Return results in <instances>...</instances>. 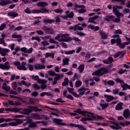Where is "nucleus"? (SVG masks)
<instances>
[{
  "instance_id": "64",
  "label": "nucleus",
  "mask_w": 130,
  "mask_h": 130,
  "mask_svg": "<svg viewBox=\"0 0 130 130\" xmlns=\"http://www.w3.org/2000/svg\"><path fill=\"white\" fill-rule=\"evenodd\" d=\"M76 34L79 35V36H85V34L84 32L77 31Z\"/></svg>"
},
{
  "instance_id": "15",
  "label": "nucleus",
  "mask_w": 130,
  "mask_h": 130,
  "mask_svg": "<svg viewBox=\"0 0 130 130\" xmlns=\"http://www.w3.org/2000/svg\"><path fill=\"white\" fill-rule=\"evenodd\" d=\"M49 12V10L46 9V8H41L40 10L36 9V10L32 11V12L34 14H39L40 13H42V14H45L46 13H48Z\"/></svg>"
},
{
  "instance_id": "56",
  "label": "nucleus",
  "mask_w": 130,
  "mask_h": 130,
  "mask_svg": "<svg viewBox=\"0 0 130 130\" xmlns=\"http://www.w3.org/2000/svg\"><path fill=\"white\" fill-rule=\"evenodd\" d=\"M54 12H55V13L59 14V13H62L63 12V10H62V9H55L54 10Z\"/></svg>"
},
{
  "instance_id": "5",
  "label": "nucleus",
  "mask_w": 130,
  "mask_h": 130,
  "mask_svg": "<svg viewBox=\"0 0 130 130\" xmlns=\"http://www.w3.org/2000/svg\"><path fill=\"white\" fill-rule=\"evenodd\" d=\"M107 73H108V69H107V68L103 67L93 72L92 75V76H99L100 77L101 76L105 75V74H107Z\"/></svg>"
},
{
  "instance_id": "3",
  "label": "nucleus",
  "mask_w": 130,
  "mask_h": 130,
  "mask_svg": "<svg viewBox=\"0 0 130 130\" xmlns=\"http://www.w3.org/2000/svg\"><path fill=\"white\" fill-rule=\"evenodd\" d=\"M69 36H70V35L68 34H59L55 37V40H57L59 42H68L69 41Z\"/></svg>"
},
{
  "instance_id": "47",
  "label": "nucleus",
  "mask_w": 130,
  "mask_h": 130,
  "mask_svg": "<svg viewBox=\"0 0 130 130\" xmlns=\"http://www.w3.org/2000/svg\"><path fill=\"white\" fill-rule=\"evenodd\" d=\"M11 98H16V99H20L22 102H25V101L24 100L20 97L15 96V95H9Z\"/></svg>"
},
{
  "instance_id": "41",
  "label": "nucleus",
  "mask_w": 130,
  "mask_h": 130,
  "mask_svg": "<svg viewBox=\"0 0 130 130\" xmlns=\"http://www.w3.org/2000/svg\"><path fill=\"white\" fill-rule=\"evenodd\" d=\"M47 73H48L49 76H52V77H54L55 76V75L56 74V73H55V72H54V71H53L52 70L48 71Z\"/></svg>"
},
{
  "instance_id": "20",
  "label": "nucleus",
  "mask_w": 130,
  "mask_h": 130,
  "mask_svg": "<svg viewBox=\"0 0 130 130\" xmlns=\"http://www.w3.org/2000/svg\"><path fill=\"white\" fill-rule=\"evenodd\" d=\"M104 97L107 102H110L111 101H112L113 99H114L113 96L110 95H107L105 94Z\"/></svg>"
},
{
  "instance_id": "31",
  "label": "nucleus",
  "mask_w": 130,
  "mask_h": 130,
  "mask_svg": "<svg viewBox=\"0 0 130 130\" xmlns=\"http://www.w3.org/2000/svg\"><path fill=\"white\" fill-rule=\"evenodd\" d=\"M122 105H123V104L121 102L118 103L115 107L116 110H121L122 109Z\"/></svg>"
},
{
  "instance_id": "12",
  "label": "nucleus",
  "mask_w": 130,
  "mask_h": 130,
  "mask_svg": "<svg viewBox=\"0 0 130 130\" xmlns=\"http://www.w3.org/2000/svg\"><path fill=\"white\" fill-rule=\"evenodd\" d=\"M54 77H55L54 78V81L52 82L53 86H54L55 84H57V81L62 78V77H63V75L56 73L55 76Z\"/></svg>"
},
{
  "instance_id": "7",
  "label": "nucleus",
  "mask_w": 130,
  "mask_h": 130,
  "mask_svg": "<svg viewBox=\"0 0 130 130\" xmlns=\"http://www.w3.org/2000/svg\"><path fill=\"white\" fill-rule=\"evenodd\" d=\"M74 8H73V10H75L79 14H83L86 12V9H85V6L84 5H78L77 4H74Z\"/></svg>"
},
{
  "instance_id": "39",
  "label": "nucleus",
  "mask_w": 130,
  "mask_h": 130,
  "mask_svg": "<svg viewBox=\"0 0 130 130\" xmlns=\"http://www.w3.org/2000/svg\"><path fill=\"white\" fill-rule=\"evenodd\" d=\"M12 119L11 118H7V119H5L4 118H0V123H2V122H4V121H12Z\"/></svg>"
},
{
  "instance_id": "30",
  "label": "nucleus",
  "mask_w": 130,
  "mask_h": 130,
  "mask_svg": "<svg viewBox=\"0 0 130 130\" xmlns=\"http://www.w3.org/2000/svg\"><path fill=\"white\" fill-rule=\"evenodd\" d=\"M38 7H41L43 8V7H47L48 6V3L47 2H39L37 3Z\"/></svg>"
},
{
  "instance_id": "18",
  "label": "nucleus",
  "mask_w": 130,
  "mask_h": 130,
  "mask_svg": "<svg viewBox=\"0 0 130 130\" xmlns=\"http://www.w3.org/2000/svg\"><path fill=\"white\" fill-rule=\"evenodd\" d=\"M8 52H10V50L9 49H2V48L0 47V54H1L2 56L7 55V53H8Z\"/></svg>"
},
{
  "instance_id": "61",
  "label": "nucleus",
  "mask_w": 130,
  "mask_h": 130,
  "mask_svg": "<svg viewBox=\"0 0 130 130\" xmlns=\"http://www.w3.org/2000/svg\"><path fill=\"white\" fill-rule=\"evenodd\" d=\"M33 118L35 119H41V116L40 115L36 114L33 117Z\"/></svg>"
},
{
  "instance_id": "51",
  "label": "nucleus",
  "mask_w": 130,
  "mask_h": 130,
  "mask_svg": "<svg viewBox=\"0 0 130 130\" xmlns=\"http://www.w3.org/2000/svg\"><path fill=\"white\" fill-rule=\"evenodd\" d=\"M49 42H50V43H53L54 44H58V42L54 41V40L52 38L49 39Z\"/></svg>"
},
{
  "instance_id": "29",
  "label": "nucleus",
  "mask_w": 130,
  "mask_h": 130,
  "mask_svg": "<svg viewBox=\"0 0 130 130\" xmlns=\"http://www.w3.org/2000/svg\"><path fill=\"white\" fill-rule=\"evenodd\" d=\"M78 72L80 74H82V72H84V70H85V65L84 64H80L78 68Z\"/></svg>"
},
{
  "instance_id": "40",
  "label": "nucleus",
  "mask_w": 130,
  "mask_h": 130,
  "mask_svg": "<svg viewBox=\"0 0 130 130\" xmlns=\"http://www.w3.org/2000/svg\"><path fill=\"white\" fill-rule=\"evenodd\" d=\"M75 52H76V50H71L70 51H65L64 54L68 55L73 54V53H75Z\"/></svg>"
},
{
  "instance_id": "53",
  "label": "nucleus",
  "mask_w": 130,
  "mask_h": 130,
  "mask_svg": "<svg viewBox=\"0 0 130 130\" xmlns=\"http://www.w3.org/2000/svg\"><path fill=\"white\" fill-rule=\"evenodd\" d=\"M7 24L6 23H3L0 25V31H3L5 28H6Z\"/></svg>"
},
{
  "instance_id": "23",
  "label": "nucleus",
  "mask_w": 130,
  "mask_h": 130,
  "mask_svg": "<svg viewBox=\"0 0 130 130\" xmlns=\"http://www.w3.org/2000/svg\"><path fill=\"white\" fill-rule=\"evenodd\" d=\"M110 127H111V128H112L113 129H121V126H119V124H118V123H117V124L110 125Z\"/></svg>"
},
{
  "instance_id": "16",
  "label": "nucleus",
  "mask_w": 130,
  "mask_h": 130,
  "mask_svg": "<svg viewBox=\"0 0 130 130\" xmlns=\"http://www.w3.org/2000/svg\"><path fill=\"white\" fill-rule=\"evenodd\" d=\"M0 69L2 70H10V63L6 62L4 64H0Z\"/></svg>"
},
{
  "instance_id": "36",
  "label": "nucleus",
  "mask_w": 130,
  "mask_h": 130,
  "mask_svg": "<svg viewBox=\"0 0 130 130\" xmlns=\"http://www.w3.org/2000/svg\"><path fill=\"white\" fill-rule=\"evenodd\" d=\"M100 34L101 36L102 37V38H103V39H107V35H106L103 31H102V30L100 31Z\"/></svg>"
},
{
  "instance_id": "45",
  "label": "nucleus",
  "mask_w": 130,
  "mask_h": 130,
  "mask_svg": "<svg viewBox=\"0 0 130 130\" xmlns=\"http://www.w3.org/2000/svg\"><path fill=\"white\" fill-rule=\"evenodd\" d=\"M82 85V82L80 80H77L75 83V86L77 88H79V87H81Z\"/></svg>"
},
{
  "instance_id": "6",
  "label": "nucleus",
  "mask_w": 130,
  "mask_h": 130,
  "mask_svg": "<svg viewBox=\"0 0 130 130\" xmlns=\"http://www.w3.org/2000/svg\"><path fill=\"white\" fill-rule=\"evenodd\" d=\"M13 64L17 67V69L19 71H27V63L26 62H22L21 64L19 61H15L13 62Z\"/></svg>"
},
{
  "instance_id": "55",
  "label": "nucleus",
  "mask_w": 130,
  "mask_h": 130,
  "mask_svg": "<svg viewBox=\"0 0 130 130\" xmlns=\"http://www.w3.org/2000/svg\"><path fill=\"white\" fill-rule=\"evenodd\" d=\"M30 78L31 79H32V80H36V81H38V80L40 79L39 77L37 75H36V76H30Z\"/></svg>"
},
{
  "instance_id": "44",
  "label": "nucleus",
  "mask_w": 130,
  "mask_h": 130,
  "mask_svg": "<svg viewBox=\"0 0 130 130\" xmlns=\"http://www.w3.org/2000/svg\"><path fill=\"white\" fill-rule=\"evenodd\" d=\"M111 2H118V3H121V5L123 6L125 5V0H111Z\"/></svg>"
},
{
  "instance_id": "11",
  "label": "nucleus",
  "mask_w": 130,
  "mask_h": 130,
  "mask_svg": "<svg viewBox=\"0 0 130 130\" xmlns=\"http://www.w3.org/2000/svg\"><path fill=\"white\" fill-rule=\"evenodd\" d=\"M80 25H81V24L78 23L77 25H75L73 26H70L69 27V30H74V31H78V30H79V31H83L84 28L82 26H80Z\"/></svg>"
},
{
  "instance_id": "42",
  "label": "nucleus",
  "mask_w": 130,
  "mask_h": 130,
  "mask_svg": "<svg viewBox=\"0 0 130 130\" xmlns=\"http://www.w3.org/2000/svg\"><path fill=\"white\" fill-rule=\"evenodd\" d=\"M69 85V78H65L64 82L62 83V86L64 87V86H67Z\"/></svg>"
},
{
  "instance_id": "35",
  "label": "nucleus",
  "mask_w": 130,
  "mask_h": 130,
  "mask_svg": "<svg viewBox=\"0 0 130 130\" xmlns=\"http://www.w3.org/2000/svg\"><path fill=\"white\" fill-rule=\"evenodd\" d=\"M44 22L45 23H48L49 24H51L52 23H54V22H55V20L47 18L44 19Z\"/></svg>"
},
{
  "instance_id": "28",
  "label": "nucleus",
  "mask_w": 130,
  "mask_h": 130,
  "mask_svg": "<svg viewBox=\"0 0 130 130\" xmlns=\"http://www.w3.org/2000/svg\"><path fill=\"white\" fill-rule=\"evenodd\" d=\"M12 38H17V41L18 42H20L22 40V36L21 35H18L16 34H13L12 35Z\"/></svg>"
},
{
  "instance_id": "19",
  "label": "nucleus",
  "mask_w": 130,
  "mask_h": 130,
  "mask_svg": "<svg viewBox=\"0 0 130 130\" xmlns=\"http://www.w3.org/2000/svg\"><path fill=\"white\" fill-rule=\"evenodd\" d=\"M10 4H12V1L10 0H2L0 2V6H7Z\"/></svg>"
},
{
  "instance_id": "22",
  "label": "nucleus",
  "mask_w": 130,
  "mask_h": 130,
  "mask_svg": "<svg viewBox=\"0 0 130 130\" xmlns=\"http://www.w3.org/2000/svg\"><path fill=\"white\" fill-rule=\"evenodd\" d=\"M70 61V59L68 57L63 58L62 59V64L63 67H66V66H69V62Z\"/></svg>"
},
{
  "instance_id": "21",
  "label": "nucleus",
  "mask_w": 130,
  "mask_h": 130,
  "mask_svg": "<svg viewBox=\"0 0 130 130\" xmlns=\"http://www.w3.org/2000/svg\"><path fill=\"white\" fill-rule=\"evenodd\" d=\"M123 116L125 118H130V112L129 109H126L124 111Z\"/></svg>"
},
{
  "instance_id": "8",
  "label": "nucleus",
  "mask_w": 130,
  "mask_h": 130,
  "mask_svg": "<svg viewBox=\"0 0 130 130\" xmlns=\"http://www.w3.org/2000/svg\"><path fill=\"white\" fill-rule=\"evenodd\" d=\"M122 9V6H115L113 7V13L117 16V17H123V14L119 12L118 10Z\"/></svg>"
},
{
  "instance_id": "10",
  "label": "nucleus",
  "mask_w": 130,
  "mask_h": 130,
  "mask_svg": "<svg viewBox=\"0 0 130 130\" xmlns=\"http://www.w3.org/2000/svg\"><path fill=\"white\" fill-rule=\"evenodd\" d=\"M23 122V120L21 119H15L14 121L10 122L8 123L9 126H17L19 124H21Z\"/></svg>"
},
{
  "instance_id": "26",
  "label": "nucleus",
  "mask_w": 130,
  "mask_h": 130,
  "mask_svg": "<svg viewBox=\"0 0 130 130\" xmlns=\"http://www.w3.org/2000/svg\"><path fill=\"white\" fill-rule=\"evenodd\" d=\"M119 55H121V56H123V55H124V51H120L118 52L114 55V58H117V57H118Z\"/></svg>"
},
{
  "instance_id": "50",
  "label": "nucleus",
  "mask_w": 130,
  "mask_h": 130,
  "mask_svg": "<svg viewBox=\"0 0 130 130\" xmlns=\"http://www.w3.org/2000/svg\"><path fill=\"white\" fill-rule=\"evenodd\" d=\"M108 85L110 86H114L115 85V83L112 80H109L107 81Z\"/></svg>"
},
{
  "instance_id": "58",
  "label": "nucleus",
  "mask_w": 130,
  "mask_h": 130,
  "mask_svg": "<svg viewBox=\"0 0 130 130\" xmlns=\"http://www.w3.org/2000/svg\"><path fill=\"white\" fill-rule=\"evenodd\" d=\"M28 102L30 103V104H32L33 103H35L36 102V100L32 99H29L28 100Z\"/></svg>"
},
{
  "instance_id": "46",
  "label": "nucleus",
  "mask_w": 130,
  "mask_h": 130,
  "mask_svg": "<svg viewBox=\"0 0 130 130\" xmlns=\"http://www.w3.org/2000/svg\"><path fill=\"white\" fill-rule=\"evenodd\" d=\"M109 120H110V122H111L112 124H117V122H115L114 118L112 117H109Z\"/></svg>"
},
{
  "instance_id": "24",
  "label": "nucleus",
  "mask_w": 130,
  "mask_h": 130,
  "mask_svg": "<svg viewBox=\"0 0 130 130\" xmlns=\"http://www.w3.org/2000/svg\"><path fill=\"white\" fill-rule=\"evenodd\" d=\"M88 27L89 28V29H91V30H93V31H98V30L100 29L99 26H95L92 24H89Z\"/></svg>"
},
{
  "instance_id": "9",
  "label": "nucleus",
  "mask_w": 130,
  "mask_h": 130,
  "mask_svg": "<svg viewBox=\"0 0 130 130\" xmlns=\"http://www.w3.org/2000/svg\"><path fill=\"white\" fill-rule=\"evenodd\" d=\"M42 110L39 109L35 107H31L29 109H24L22 110V113L23 114H29L30 112L32 111H42Z\"/></svg>"
},
{
  "instance_id": "32",
  "label": "nucleus",
  "mask_w": 130,
  "mask_h": 130,
  "mask_svg": "<svg viewBox=\"0 0 130 130\" xmlns=\"http://www.w3.org/2000/svg\"><path fill=\"white\" fill-rule=\"evenodd\" d=\"M2 89L7 92H9V91L11 90V87L10 86H8L6 83H4L2 86Z\"/></svg>"
},
{
  "instance_id": "34",
  "label": "nucleus",
  "mask_w": 130,
  "mask_h": 130,
  "mask_svg": "<svg viewBox=\"0 0 130 130\" xmlns=\"http://www.w3.org/2000/svg\"><path fill=\"white\" fill-rule=\"evenodd\" d=\"M45 57H51V58H54V54L53 53L47 52L45 54Z\"/></svg>"
},
{
  "instance_id": "52",
  "label": "nucleus",
  "mask_w": 130,
  "mask_h": 130,
  "mask_svg": "<svg viewBox=\"0 0 130 130\" xmlns=\"http://www.w3.org/2000/svg\"><path fill=\"white\" fill-rule=\"evenodd\" d=\"M32 87L36 90H40V89L41 88L40 86H39L38 84H35L32 85Z\"/></svg>"
},
{
  "instance_id": "13",
  "label": "nucleus",
  "mask_w": 130,
  "mask_h": 130,
  "mask_svg": "<svg viewBox=\"0 0 130 130\" xmlns=\"http://www.w3.org/2000/svg\"><path fill=\"white\" fill-rule=\"evenodd\" d=\"M43 30H44V32L47 34H49L50 35H52L54 34V30L49 27L48 26H43Z\"/></svg>"
},
{
  "instance_id": "33",
  "label": "nucleus",
  "mask_w": 130,
  "mask_h": 130,
  "mask_svg": "<svg viewBox=\"0 0 130 130\" xmlns=\"http://www.w3.org/2000/svg\"><path fill=\"white\" fill-rule=\"evenodd\" d=\"M87 91V89H86L84 87H81L78 90V92L79 93L80 96H82V95H84L85 93V91Z\"/></svg>"
},
{
  "instance_id": "4",
  "label": "nucleus",
  "mask_w": 130,
  "mask_h": 130,
  "mask_svg": "<svg viewBox=\"0 0 130 130\" xmlns=\"http://www.w3.org/2000/svg\"><path fill=\"white\" fill-rule=\"evenodd\" d=\"M113 38H116V40L115 39H112L111 40V44H114L115 42H116L117 45H118L119 47L120 48H124L125 46H124V43H123L121 44V40L120 38H119V36L117 35H115L113 36Z\"/></svg>"
},
{
  "instance_id": "17",
  "label": "nucleus",
  "mask_w": 130,
  "mask_h": 130,
  "mask_svg": "<svg viewBox=\"0 0 130 130\" xmlns=\"http://www.w3.org/2000/svg\"><path fill=\"white\" fill-rule=\"evenodd\" d=\"M99 18V16L95 15L93 17H91L88 18V23H93V24H97V22H95V20H97Z\"/></svg>"
},
{
  "instance_id": "54",
  "label": "nucleus",
  "mask_w": 130,
  "mask_h": 130,
  "mask_svg": "<svg viewBox=\"0 0 130 130\" xmlns=\"http://www.w3.org/2000/svg\"><path fill=\"white\" fill-rule=\"evenodd\" d=\"M31 40H36L38 42H40V38H39V37L37 36L31 38Z\"/></svg>"
},
{
  "instance_id": "14",
  "label": "nucleus",
  "mask_w": 130,
  "mask_h": 130,
  "mask_svg": "<svg viewBox=\"0 0 130 130\" xmlns=\"http://www.w3.org/2000/svg\"><path fill=\"white\" fill-rule=\"evenodd\" d=\"M69 10H67L65 12L66 16L61 15L60 16V18H62V19H67V18H73L74 17V12H71L70 13Z\"/></svg>"
},
{
  "instance_id": "59",
  "label": "nucleus",
  "mask_w": 130,
  "mask_h": 130,
  "mask_svg": "<svg viewBox=\"0 0 130 130\" xmlns=\"http://www.w3.org/2000/svg\"><path fill=\"white\" fill-rule=\"evenodd\" d=\"M42 44L44 45V46H47V45H48L49 44L48 43V41H43L41 42Z\"/></svg>"
},
{
  "instance_id": "62",
  "label": "nucleus",
  "mask_w": 130,
  "mask_h": 130,
  "mask_svg": "<svg viewBox=\"0 0 130 130\" xmlns=\"http://www.w3.org/2000/svg\"><path fill=\"white\" fill-rule=\"evenodd\" d=\"M114 34H122V31L120 29H117L115 31Z\"/></svg>"
},
{
  "instance_id": "43",
  "label": "nucleus",
  "mask_w": 130,
  "mask_h": 130,
  "mask_svg": "<svg viewBox=\"0 0 130 130\" xmlns=\"http://www.w3.org/2000/svg\"><path fill=\"white\" fill-rule=\"evenodd\" d=\"M100 106H101L102 109H105V108H107L108 107V103H101Z\"/></svg>"
},
{
  "instance_id": "48",
  "label": "nucleus",
  "mask_w": 130,
  "mask_h": 130,
  "mask_svg": "<svg viewBox=\"0 0 130 130\" xmlns=\"http://www.w3.org/2000/svg\"><path fill=\"white\" fill-rule=\"evenodd\" d=\"M125 39L126 40H127L128 42H124V45L125 46V45H129L130 44V38H127V37H125Z\"/></svg>"
},
{
  "instance_id": "57",
  "label": "nucleus",
  "mask_w": 130,
  "mask_h": 130,
  "mask_svg": "<svg viewBox=\"0 0 130 130\" xmlns=\"http://www.w3.org/2000/svg\"><path fill=\"white\" fill-rule=\"evenodd\" d=\"M115 81L116 82H117V83H120V84H123L124 82H123V81H122L121 79H120V78H117L116 79H115Z\"/></svg>"
},
{
  "instance_id": "63",
  "label": "nucleus",
  "mask_w": 130,
  "mask_h": 130,
  "mask_svg": "<svg viewBox=\"0 0 130 130\" xmlns=\"http://www.w3.org/2000/svg\"><path fill=\"white\" fill-rule=\"evenodd\" d=\"M36 123L32 122L28 125V127H36Z\"/></svg>"
},
{
  "instance_id": "38",
  "label": "nucleus",
  "mask_w": 130,
  "mask_h": 130,
  "mask_svg": "<svg viewBox=\"0 0 130 130\" xmlns=\"http://www.w3.org/2000/svg\"><path fill=\"white\" fill-rule=\"evenodd\" d=\"M23 85L24 86H26L27 87H30L31 86L30 83H27L24 80L21 81V83H18V85Z\"/></svg>"
},
{
  "instance_id": "25",
  "label": "nucleus",
  "mask_w": 130,
  "mask_h": 130,
  "mask_svg": "<svg viewBox=\"0 0 130 130\" xmlns=\"http://www.w3.org/2000/svg\"><path fill=\"white\" fill-rule=\"evenodd\" d=\"M8 16L12 19H14V18H16V17L18 16V13L15 12H10L8 13Z\"/></svg>"
},
{
  "instance_id": "2",
  "label": "nucleus",
  "mask_w": 130,
  "mask_h": 130,
  "mask_svg": "<svg viewBox=\"0 0 130 130\" xmlns=\"http://www.w3.org/2000/svg\"><path fill=\"white\" fill-rule=\"evenodd\" d=\"M53 121L55 122L56 124H58L59 125H66V126H71V127H78L79 129L80 130H86V128L84 127V126L81 125L75 124L73 123L70 124H66V123L62 122V120L58 119L56 118H53Z\"/></svg>"
},
{
  "instance_id": "37",
  "label": "nucleus",
  "mask_w": 130,
  "mask_h": 130,
  "mask_svg": "<svg viewBox=\"0 0 130 130\" xmlns=\"http://www.w3.org/2000/svg\"><path fill=\"white\" fill-rule=\"evenodd\" d=\"M34 10H36V9H33L32 10H30V9H29L28 8H27L25 10L24 12L26 14H34L33 11Z\"/></svg>"
},
{
  "instance_id": "49",
  "label": "nucleus",
  "mask_w": 130,
  "mask_h": 130,
  "mask_svg": "<svg viewBox=\"0 0 130 130\" xmlns=\"http://www.w3.org/2000/svg\"><path fill=\"white\" fill-rule=\"evenodd\" d=\"M38 82L39 84H41L42 85H45L46 83V81L43 79H39Z\"/></svg>"
},
{
  "instance_id": "1",
  "label": "nucleus",
  "mask_w": 130,
  "mask_h": 130,
  "mask_svg": "<svg viewBox=\"0 0 130 130\" xmlns=\"http://www.w3.org/2000/svg\"><path fill=\"white\" fill-rule=\"evenodd\" d=\"M78 113L85 116V117H82L80 119L81 121L85 124H87V121L97 120L98 119L103 120V119H104V118L101 116L95 115L91 112H89L87 111H82L80 109H77V110H74V113H70V115H72L73 116H76V115H78Z\"/></svg>"
},
{
  "instance_id": "60",
  "label": "nucleus",
  "mask_w": 130,
  "mask_h": 130,
  "mask_svg": "<svg viewBox=\"0 0 130 130\" xmlns=\"http://www.w3.org/2000/svg\"><path fill=\"white\" fill-rule=\"evenodd\" d=\"M12 88H13V89L14 90H16L17 89V82H15L13 83L12 84Z\"/></svg>"
},
{
  "instance_id": "27",
  "label": "nucleus",
  "mask_w": 130,
  "mask_h": 130,
  "mask_svg": "<svg viewBox=\"0 0 130 130\" xmlns=\"http://www.w3.org/2000/svg\"><path fill=\"white\" fill-rule=\"evenodd\" d=\"M36 70H43L45 69V66L41 64H37L35 66Z\"/></svg>"
}]
</instances>
